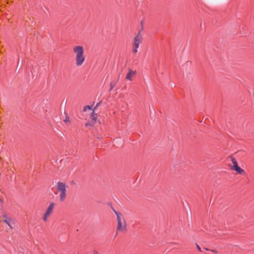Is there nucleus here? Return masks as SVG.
I'll use <instances>...</instances> for the list:
<instances>
[{"label": "nucleus", "mask_w": 254, "mask_h": 254, "mask_svg": "<svg viewBox=\"0 0 254 254\" xmlns=\"http://www.w3.org/2000/svg\"><path fill=\"white\" fill-rule=\"evenodd\" d=\"M72 52L74 56L75 64L77 66H81L85 61L84 47L81 45L73 47Z\"/></svg>", "instance_id": "f257e3e1"}, {"label": "nucleus", "mask_w": 254, "mask_h": 254, "mask_svg": "<svg viewBox=\"0 0 254 254\" xmlns=\"http://www.w3.org/2000/svg\"><path fill=\"white\" fill-rule=\"evenodd\" d=\"M83 115L87 122L86 126H93L96 122L97 115L94 114V110L90 106H86L83 110Z\"/></svg>", "instance_id": "f03ea898"}, {"label": "nucleus", "mask_w": 254, "mask_h": 254, "mask_svg": "<svg viewBox=\"0 0 254 254\" xmlns=\"http://www.w3.org/2000/svg\"><path fill=\"white\" fill-rule=\"evenodd\" d=\"M67 186L65 183L58 182L54 191L56 194L58 195L61 201H63L66 197V189Z\"/></svg>", "instance_id": "7ed1b4c3"}, {"label": "nucleus", "mask_w": 254, "mask_h": 254, "mask_svg": "<svg viewBox=\"0 0 254 254\" xmlns=\"http://www.w3.org/2000/svg\"><path fill=\"white\" fill-rule=\"evenodd\" d=\"M117 219V231L122 232H125L127 230V223L122 214L115 211Z\"/></svg>", "instance_id": "20e7f679"}, {"label": "nucleus", "mask_w": 254, "mask_h": 254, "mask_svg": "<svg viewBox=\"0 0 254 254\" xmlns=\"http://www.w3.org/2000/svg\"><path fill=\"white\" fill-rule=\"evenodd\" d=\"M55 207V203L53 202H51L43 214L42 219L44 222H47L50 216L53 214Z\"/></svg>", "instance_id": "39448f33"}, {"label": "nucleus", "mask_w": 254, "mask_h": 254, "mask_svg": "<svg viewBox=\"0 0 254 254\" xmlns=\"http://www.w3.org/2000/svg\"><path fill=\"white\" fill-rule=\"evenodd\" d=\"M142 40V37L141 34V32H139L134 38V42L133 44V52L136 53L137 52V49L139 47V44L141 42Z\"/></svg>", "instance_id": "423d86ee"}, {"label": "nucleus", "mask_w": 254, "mask_h": 254, "mask_svg": "<svg viewBox=\"0 0 254 254\" xmlns=\"http://www.w3.org/2000/svg\"><path fill=\"white\" fill-rule=\"evenodd\" d=\"M2 218L3 219V221L7 224L11 229H12L14 225V221L13 219L8 217L5 213L2 215Z\"/></svg>", "instance_id": "0eeeda50"}, {"label": "nucleus", "mask_w": 254, "mask_h": 254, "mask_svg": "<svg viewBox=\"0 0 254 254\" xmlns=\"http://www.w3.org/2000/svg\"><path fill=\"white\" fill-rule=\"evenodd\" d=\"M136 74V71L135 70H132V69H129L128 70V72L127 75L126 79L129 81H132Z\"/></svg>", "instance_id": "6e6552de"}, {"label": "nucleus", "mask_w": 254, "mask_h": 254, "mask_svg": "<svg viewBox=\"0 0 254 254\" xmlns=\"http://www.w3.org/2000/svg\"><path fill=\"white\" fill-rule=\"evenodd\" d=\"M232 169L235 171L237 173L240 174H242L244 173V171L241 169L238 165H236L235 166H232Z\"/></svg>", "instance_id": "1a4fd4ad"}, {"label": "nucleus", "mask_w": 254, "mask_h": 254, "mask_svg": "<svg viewBox=\"0 0 254 254\" xmlns=\"http://www.w3.org/2000/svg\"><path fill=\"white\" fill-rule=\"evenodd\" d=\"M232 163H233V166H236V165H238V164H237V161H236V159H234V158H232Z\"/></svg>", "instance_id": "9d476101"}, {"label": "nucleus", "mask_w": 254, "mask_h": 254, "mask_svg": "<svg viewBox=\"0 0 254 254\" xmlns=\"http://www.w3.org/2000/svg\"><path fill=\"white\" fill-rule=\"evenodd\" d=\"M212 253L215 254H217L218 253L217 251L215 250H210Z\"/></svg>", "instance_id": "9b49d317"}, {"label": "nucleus", "mask_w": 254, "mask_h": 254, "mask_svg": "<svg viewBox=\"0 0 254 254\" xmlns=\"http://www.w3.org/2000/svg\"><path fill=\"white\" fill-rule=\"evenodd\" d=\"M196 247H197L198 250L200 252H201L200 247L197 244H196Z\"/></svg>", "instance_id": "f8f14e48"}, {"label": "nucleus", "mask_w": 254, "mask_h": 254, "mask_svg": "<svg viewBox=\"0 0 254 254\" xmlns=\"http://www.w3.org/2000/svg\"><path fill=\"white\" fill-rule=\"evenodd\" d=\"M65 122H69V119L68 118H66L65 120Z\"/></svg>", "instance_id": "ddd939ff"}, {"label": "nucleus", "mask_w": 254, "mask_h": 254, "mask_svg": "<svg viewBox=\"0 0 254 254\" xmlns=\"http://www.w3.org/2000/svg\"><path fill=\"white\" fill-rule=\"evenodd\" d=\"M205 250H206V251H209V250H208V249L207 248H205Z\"/></svg>", "instance_id": "4468645a"}, {"label": "nucleus", "mask_w": 254, "mask_h": 254, "mask_svg": "<svg viewBox=\"0 0 254 254\" xmlns=\"http://www.w3.org/2000/svg\"><path fill=\"white\" fill-rule=\"evenodd\" d=\"M113 87H114V85H111V88H112V89L113 88Z\"/></svg>", "instance_id": "2eb2a0df"}]
</instances>
